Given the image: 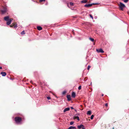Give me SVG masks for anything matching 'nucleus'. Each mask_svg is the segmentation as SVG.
I'll list each match as a JSON object with an SVG mask.
<instances>
[{
    "label": "nucleus",
    "mask_w": 129,
    "mask_h": 129,
    "mask_svg": "<svg viewBox=\"0 0 129 129\" xmlns=\"http://www.w3.org/2000/svg\"><path fill=\"white\" fill-rule=\"evenodd\" d=\"M89 16H90V17L92 18V19H93V18L92 16V15H91L90 14Z\"/></svg>",
    "instance_id": "nucleus-24"
},
{
    "label": "nucleus",
    "mask_w": 129,
    "mask_h": 129,
    "mask_svg": "<svg viewBox=\"0 0 129 129\" xmlns=\"http://www.w3.org/2000/svg\"><path fill=\"white\" fill-rule=\"evenodd\" d=\"M75 111H76V112H77V110H75Z\"/></svg>",
    "instance_id": "nucleus-38"
},
{
    "label": "nucleus",
    "mask_w": 129,
    "mask_h": 129,
    "mask_svg": "<svg viewBox=\"0 0 129 129\" xmlns=\"http://www.w3.org/2000/svg\"><path fill=\"white\" fill-rule=\"evenodd\" d=\"M94 117V115H92L91 116L90 119H93Z\"/></svg>",
    "instance_id": "nucleus-22"
},
{
    "label": "nucleus",
    "mask_w": 129,
    "mask_h": 129,
    "mask_svg": "<svg viewBox=\"0 0 129 129\" xmlns=\"http://www.w3.org/2000/svg\"><path fill=\"white\" fill-rule=\"evenodd\" d=\"M1 74L3 76H5L6 75V73L5 72H1Z\"/></svg>",
    "instance_id": "nucleus-11"
},
{
    "label": "nucleus",
    "mask_w": 129,
    "mask_h": 129,
    "mask_svg": "<svg viewBox=\"0 0 129 129\" xmlns=\"http://www.w3.org/2000/svg\"><path fill=\"white\" fill-rule=\"evenodd\" d=\"M83 127H84V126L82 124H81L79 125H78L77 126V127L79 129H80L81 128H82Z\"/></svg>",
    "instance_id": "nucleus-10"
},
{
    "label": "nucleus",
    "mask_w": 129,
    "mask_h": 129,
    "mask_svg": "<svg viewBox=\"0 0 129 129\" xmlns=\"http://www.w3.org/2000/svg\"><path fill=\"white\" fill-rule=\"evenodd\" d=\"M10 26L11 27H12V26H11V25H10Z\"/></svg>",
    "instance_id": "nucleus-39"
},
{
    "label": "nucleus",
    "mask_w": 129,
    "mask_h": 129,
    "mask_svg": "<svg viewBox=\"0 0 129 129\" xmlns=\"http://www.w3.org/2000/svg\"><path fill=\"white\" fill-rule=\"evenodd\" d=\"M95 19H96V17H95Z\"/></svg>",
    "instance_id": "nucleus-37"
},
{
    "label": "nucleus",
    "mask_w": 129,
    "mask_h": 129,
    "mask_svg": "<svg viewBox=\"0 0 129 129\" xmlns=\"http://www.w3.org/2000/svg\"><path fill=\"white\" fill-rule=\"evenodd\" d=\"M47 99L48 100H50V98L49 97V96H48L47 97Z\"/></svg>",
    "instance_id": "nucleus-29"
},
{
    "label": "nucleus",
    "mask_w": 129,
    "mask_h": 129,
    "mask_svg": "<svg viewBox=\"0 0 129 129\" xmlns=\"http://www.w3.org/2000/svg\"><path fill=\"white\" fill-rule=\"evenodd\" d=\"M105 106H106V107H107V106H108V104L107 103H106L105 104Z\"/></svg>",
    "instance_id": "nucleus-30"
},
{
    "label": "nucleus",
    "mask_w": 129,
    "mask_h": 129,
    "mask_svg": "<svg viewBox=\"0 0 129 129\" xmlns=\"http://www.w3.org/2000/svg\"><path fill=\"white\" fill-rule=\"evenodd\" d=\"M98 4H99L98 3H93L90 4H86L84 6L86 7H89L92 6L93 5H98Z\"/></svg>",
    "instance_id": "nucleus-3"
},
{
    "label": "nucleus",
    "mask_w": 129,
    "mask_h": 129,
    "mask_svg": "<svg viewBox=\"0 0 129 129\" xmlns=\"http://www.w3.org/2000/svg\"><path fill=\"white\" fill-rule=\"evenodd\" d=\"M82 129H85V128L84 127H83L82 128Z\"/></svg>",
    "instance_id": "nucleus-35"
},
{
    "label": "nucleus",
    "mask_w": 129,
    "mask_h": 129,
    "mask_svg": "<svg viewBox=\"0 0 129 129\" xmlns=\"http://www.w3.org/2000/svg\"><path fill=\"white\" fill-rule=\"evenodd\" d=\"M81 88V86H79L78 87V89L79 90H80Z\"/></svg>",
    "instance_id": "nucleus-27"
},
{
    "label": "nucleus",
    "mask_w": 129,
    "mask_h": 129,
    "mask_svg": "<svg viewBox=\"0 0 129 129\" xmlns=\"http://www.w3.org/2000/svg\"><path fill=\"white\" fill-rule=\"evenodd\" d=\"M70 108H66L63 110V112H66L67 111H68L70 110Z\"/></svg>",
    "instance_id": "nucleus-12"
},
{
    "label": "nucleus",
    "mask_w": 129,
    "mask_h": 129,
    "mask_svg": "<svg viewBox=\"0 0 129 129\" xmlns=\"http://www.w3.org/2000/svg\"><path fill=\"white\" fill-rule=\"evenodd\" d=\"M72 96L73 98H74L76 96V94L75 92H73L72 94Z\"/></svg>",
    "instance_id": "nucleus-9"
},
{
    "label": "nucleus",
    "mask_w": 129,
    "mask_h": 129,
    "mask_svg": "<svg viewBox=\"0 0 129 129\" xmlns=\"http://www.w3.org/2000/svg\"><path fill=\"white\" fill-rule=\"evenodd\" d=\"M67 98L68 100L69 101H70L71 100V96L70 95H68L67 96Z\"/></svg>",
    "instance_id": "nucleus-8"
},
{
    "label": "nucleus",
    "mask_w": 129,
    "mask_h": 129,
    "mask_svg": "<svg viewBox=\"0 0 129 129\" xmlns=\"http://www.w3.org/2000/svg\"><path fill=\"white\" fill-rule=\"evenodd\" d=\"M91 111L90 110L88 111H87V115H90L91 114Z\"/></svg>",
    "instance_id": "nucleus-15"
},
{
    "label": "nucleus",
    "mask_w": 129,
    "mask_h": 129,
    "mask_svg": "<svg viewBox=\"0 0 129 129\" xmlns=\"http://www.w3.org/2000/svg\"><path fill=\"white\" fill-rule=\"evenodd\" d=\"M45 0H40V2H42V1H45Z\"/></svg>",
    "instance_id": "nucleus-31"
},
{
    "label": "nucleus",
    "mask_w": 129,
    "mask_h": 129,
    "mask_svg": "<svg viewBox=\"0 0 129 129\" xmlns=\"http://www.w3.org/2000/svg\"><path fill=\"white\" fill-rule=\"evenodd\" d=\"M74 119L77 118L78 121H79L80 120L78 116H74Z\"/></svg>",
    "instance_id": "nucleus-17"
},
{
    "label": "nucleus",
    "mask_w": 129,
    "mask_h": 129,
    "mask_svg": "<svg viewBox=\"0 0 129 129\" xmlns=\"http://www.w3.org/2000/svg\"><path fill=\"white\" fill-rule=\"evenodd\" d=\"M7 11V8L6 7H4L3 8V9L1 10V12L2 14H4Z\"/></svg>",
    "instance_id": "nucleus-4"
},
{
    "label": "nucleus",
    "mask_w": 129,
    "mask_h": 129,
    "mask_svg": "<svg viewBox=\"0 0 129 129\" xmlns=\"http://www.w3.org/2000/svg\"><path fill=\"white\" fill-rule=\"evenodd\" d=\"M119 7L120 9L123 10V8L125 7V6L124 4L121 3H120L119 5Z\"/></svg>",
    "instance_id": "nucleus-2"
},
{
    "label": "nucleus",
    "mask_w": 129,
    "mask_h": 129,
    "mask_svg": "<svg viewBox=\"0 0 129 129\" xmlns=\"http://www.w3.org/2000/svg\"><path fill=\"white\" fill-rule=\"evenodd\" d=\"M76 128L74 126H70L68 129H76Z\"/></svg>",
    "instance_id": "nucleus-13"
},
{
    "label": "nucleus",
    "mask_w": 129,
    "mask_h": 129,
    "mask_svg": "<svg viewBox=\"0 0 129 129\" xmlns=\"http://www.w3.org/2000/svg\"><path fill=\"white\" fill-rule=\"evenodd\" d=\"M70 4L71 6H73L74 5L73 3L72 2H70Z\"/></svg>",
    "instance_id": "nucleus-21"
},
{
    "label": "nucleus",
    "mask_w": 129,
    "mask_h": 129,
    "mask_svg": "<svg viewBox=\"0 0 129 129\" xmlns=\"http://www.w3.org/2000/svg\"><path fill=\"white\" fill-rule=\"evenodd\" d=\"M25 32L24 31V30H23L21 32V35H23V34H25Z\"/></svg>",
    "instance_id": "nucleus-20"
},
{
    "label": "nucleus",
    "mask_w": 129,
    "mask_h": 129,
    "mask_svg": "<svg viewBox=\"0 0 129 129\" xmlns=\"http://www.w3.org/2000/svg\"><path fill=\"white\" fill-rule=\"evenodd\" d=\"M96 51L98 53H104V51L102 48L96 49Z\"/></svg>",
    "instance_id": "nucleus-5"
},
{
    "label": "nucleus",
    "mask_w": 129,
    "mask_h": 129,
    "mask_svg": "<svg viewBox=\"0 0 129 129\" xmlns=\"http://www.w3.org/2000/svg\"><path fill=\"white\" fill-rule=\"evenodd\" d=\"M76 115H79V114L78 113H77L76 114Z\"/></svg>",
    "instance_id": "nucleus-32"
},
{
    "label": "nucleus",
    "mask_w": 129,
    "mask_h": 129,
    "mask_svg": "<svg viewBox=\"0 0 129 129\" xmlns=\"http://www.w3.org/2000/svg\"><path fill=\"white\" fill-rule=\"evenodd\" d=\"M2 68L1 67H0V69H1Z\"/></svg>",
    "instance_id": "nucleus-34"
},
{
    "label": "nucleus",
    "mask_w": 129,
    "mask_h": 129,
    "mask_svg": "<svg viewBox=\"0 0 129 129\" xmlns=\"http://www.w3.org/2000/svg\"><path fill=\"white\" fill-rule=\"evenodd\" d=\"M128 1V0H124V1L125 3H127Z\"/></svg>",
    "instance_id": "nucleus-26"
},
{
    "label": "nucleus",
    "mask_w": 129,
    "mask_h": 129,
    "mask_svg": "<svg viewBox=\"0 0 129 129\" xmlns=\"http://www.w3.org/2000/svg\"><path fill=\"white\" fill-rule=\"evenodd\" d=\"M17 27V24H16L14 26V28H16Z\"/></svg>",
    "instance_id": "nucleus-23"
},
{
    "label": "nucleus",
    "mask_w": 129,
    "mask_h": 129,
    "mask_svg": "<svg viewBox=\"0 0 129 129\" xmlns=\"http://www.w3.org/2000/svg\"><path fill=\"white\" fill-rule=\"evenodd\" d=\"M90 66H88L87 68V70H89L90 68Z\"/></svg>",
    "instance_id": "nucleus-28"
},
{
    "label": "nucleus",
    "mask_w": 129,
    "mask_h": 129,
    "mask_svg": "<svg viewBox=\"0 0 129 129\" xmlns=\"http://www.w3.org/2000/svg\"><path fill=\"white\" fill-rule=\"evenodd\" d=\"M91 83L90 84L91 85Z\"/></svg>",
    "instance_id": "nucleus-40"
},
{
    "label": "nucleus",
    "mask_w": 129,
    "mask_h": 129,
    "mask_svg": "<svg viewBox=\"0 0 129 129\" xmlns=\"http://www.w3.org/2000/svg\"><path fill=\"white\" fill-rule=\"evenodd\" d=\"M10 19L8 16H6L4 17V19L6 21H8Z\"/></svg>",
    "instance_id": "nucleus-7"
},
{
    "label": "nucleus",
    "mask_w": 129,
    "mask_h": 129,
    "mask_svg": "<svg viewBox=\"0 0 129 129\" xmlns=\"http://www.w3.org/2000/svg\"><path fill=\"white\" fill-rule=\"evenodd\" d=\"M37 28L39 30H40L42 29V27L40 26H38L37 27Z\"/></svg>",
    "instance_id": "nucleus-14"
},
{
    "label": "nucleus",
    "mask_w": 129,
    "mask_h": 129,
    "mask_svg": "<svg viewBox=\"0 0 129 129\" xmlns=\"http://www.w3.org/2000/svg\"><path fill=\"white\" fill-rule=\"evenodd\" d=\"M89 39L92 42H93L94 41V39L93 38H89Z\"/></svg>",
    "instance_id": "nucleus-18"
},
{
    "label": "nucleus",
    "mask_w": 129,
    "mask_h": 129,
    "mask_svg": "<svg viewBox=\"0 0 129 129\" xmlns=\"http://www.w3.org/2000/svg\"><path fill=\"white\" fill-rule=\"evenodd\" d=\"M66 93V91H63L62 93V95H64Z\"/></svg>",
    "instance_id": "nucleus-19"
},
{
    "label": "nucleus",
    "mask_w": 129,
    "mask_h": 129,
    "mask_svg": "<svg viewBox=\"0 0 129 129\" xmlns=\"http://www.w3.org/2000/svg\"><path fill=\"white\" fill-rule=\"evenodd\" d=\"M102 96H103L104 95V94H102Z\"/></svg>",
    "instance_id": "nucleus-36"
},
{
    "label": "nucleus",
    "mask_w": 129,
    "mask_h": 129,
    "mask_svg": "<svg viewBox=\"0 0 129 129\" xmlns=\"http://www.w3.org/2000/svg\"><path fill=\"white\" fill-rule=\"evenodd\" d=\"M71 108L72 109H74V108L73 107H71Z\"/></svg>",
    "instance_id": "nucleus-33"
},
{
    "label": "nucleus",
    "mask_w": 129,
    "mask_h": 129,
    "mask_svg": "<svg viewBox=\"0 0 129 129\" xmlns=\"http://www.w3.org/2000/svg\"><path fill=\"white\" fill-rule=\"evenodd\" d=\"M15 120L17 123L19 124L22 120V119L20 117H17L15 118Z\"/></svg>",
    "instance_id": "nucleus-1"
},
{
    "label": "nucleus",
    "mask_w": 129,
    "mask_h": 129,
    "mask_svg": "<svg viewBox=\"0 0 129 129\" xmlns=\"http://www.w3.org/2000/svg\"><path fill=\"white\" fill-rule=\"evenodd\" d=\"M87 2V1L86 0H84L81 1V2L83 3H85Z\"/></svg>",
    "instance_id": "nucleus-16"
},
{
    "label": "nucleus",
    "mask_w": 129,
    "mask_h": 129,
    "mask_svg": "<svg viewBox=\"0 0 129 129\" xmlns=\"http://www.w3.org/2000/svg\"><path fill=\"white\" fill-rule=\"evenodd\" d=\"M13 20L12 19H10L8 21H7V25H9L11 23L12 21Z\"/></svg>",
    "instance_id": "nucleus-6"
},
{
    "label": "nucleus",
    "mask_w": 129,
    "mask_h": 129,
    "mask_svg": "<svg viewBox=\"0 0 129 129\" xmlns=\"http://www.w3.org/2000/svg\"><path fill=\"white\" fill-rule=\"evenodd\" d=\"M114 127H113V129H114Z\"/></svg>",
    "instance_id": "nucleus-41"
},
{
    "label": "nucleus",
    "mask_w": 129,
    "mask_h": 129,
    "mask_svg": "<svg viewBox=\"0 0 129 129\" xmlns=\"http://www.w3.org/2000/svg\"><path fill=\"white\" fill-rule=\"evenodd\" d=\"M74 122L73 121H71L70 122V124L71 125H72L73 124Z\"/></svg>",
    "instance_id": "nucleus-25"
}]
</instances>
